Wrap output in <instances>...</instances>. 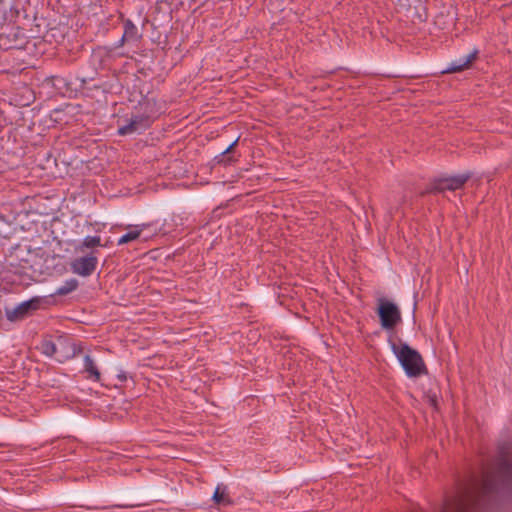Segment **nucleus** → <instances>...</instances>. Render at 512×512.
Masks as SVG:
<instances>
[{
  "instance_id": "f3484780",
  "label": "nucleus",
  "mask_w": 512,
  "mask_h": 512,
  "mask_svg": "<svg viewBox=\"0 0 512 512\" xmlns=\"http://www.w3.org/2000/svg\"><path fill=\"white\" fill-rule=\"evenodd\" d=\"M42 352L47 356H53L56 353V345L50 340L43 341Z\"/></svg>"
},
{
  "instance_id": "2eb2a0df",
  "label": "nucleus",
  "mask_w": 512,
  "mask_h": 512,
  "mask_svg": "<svg viewBox=\"0 0 512 512\" xmlns=\"http://www.w3.org/2000/svg\"><path fill=\"white\" fill-rule=\"evenodd\" d=\"M78 287V281L76 279H70L69 281H66L63 286L58 288L55 292L56 295H67L74 291Z\"/></svg>"
},
{
  "instance_id": "7ed1b4c3",
  "label": "nucleus",
  "mask_w": 512,
  "mask_h": 512,
  "mask_svg": "<svg viewBox=\"0 0 512 512\" xmlns=\"http://www.w3.org/2000/svg\"><path fill=\"white\" fill-rule=\"evenodd\" d=\"M391 349L399 360L405 373L409 377H418L422 374H427V367L421 354L410 347L407 343L397 345L395 342L390 341Z\"/></svg>"
},
{
  "instance_id": "1a4fd4ad",
  "label": "nucleus",
  "mask_w": 512,
  "mask_h": 512,
  "mask_svg": "<svg viewBox=\"0 0 512 512\" xmlns=\"http://www.w3.org/2000/svg\"><path fill=\"white\" fill-rule=\"evenodd\" d=\"M123 26L124 32L120 39V45H123L125 42H135L142 38V34L130 19L124 20Z\"/></svg>"
},
{
  "instance_id": "f257e3e1",
  "label": "nucleus",
  "mask_w": 512,
  "mask_h": 512,
  "mask_svg": "<svg viewBox=\"0 0 512 512\" xmlns=\"http://www.w3.org/2000/svg\"><path fill=\"white\" fill-rule=\"evenodd\" d=\"M512 492V444L498 446V456L483 469L481 484L473 481L457 495L446 499L441 512H483L497 505L499 498Z\"/></svg>"
},
{
  "instance_id": "4be33fe9",
  "label": "nucleus",
  "mask_w": 512,
  "mask_h": 512,
  "mask_svg": "<svg viewBox=\"0 0 512 512\" xmlns=\"http://www.w3.org/2000/svg\"><path fill=\"white\" fill-rule=\"evenodd\" d=\"M0 219H1L2 221L7 222V220L5 219V217H4L2 214H0Z\"/></svg>"
},
{
  "instance_id": "a211bd4d",
  "label": "nucleus",
  "mask_w": 512,
  "mask_h": 512,
  "mask_svg": "<svg viewBox=\"0 0 512 512\" xmlns=\"http://www.w3.org/2000/svg\"><path fill=\"white\" fill-rule=\"evenodd\" d=\"M425 398L427 399V402L429 403L430 406H432L435 410L438 409V400L437 395L435 393L428 391L425 394Z\"/></svg>"
},
{
  "instance_id": "412c9836",
  "label": "nucleus",
  "mask_w": 512,
  "mask_h": 512,
  "mask_svg": "<svg viewBox=\"0 0 512 512\" xmlns=\"http://www.w3.org/2000/svg\"><path fill=\"white\" fill-rule=\"evenodd\" d=\"M60 112H61L60 110L56 109L53 111V115L57 116Z\"/></svg>"
},
{
  "instance_id": "4468645a",
  "label": "nucleus",
  "mask_w": 512,
  "mask_h": 512,
  "mask_svg": "<svg viewBox=\"0 0 512 512\" xmlns=\"http://www.w3.org/2000/svg\"><path fill=\"white\" fill-rule=\"evenodd\" d=\"M141 232H142V229L138 228V226H136L135 229L130 230L129 232H127L126 234H124L123 236H121L119 238L118 245H123V244L129 243L131 241L138 239L141 235Z\"/></svg>"
},
{
  "instance_id": "f8f14e48",
  "label": "nucleus",
  "mask_w": 512,
  "mask_h": 512,
  "mask_svg": "<svg viewBox=\"0 0 512 512\" xmlns=\"http://www.w3.org/2000/svg\"><path fill=\"white\" fill-rule=\"evenodd\" d=\"M212 500L218 505H231L232 500L227 493V487L224 485H218L212 496Z\"/></svg>"
},
{
  "instance_id": "5701e85b",
  "label": "nucleus",
  "mask_w": 512,
  "mask_h": 512,
  "mask_svg": "<svg viewBox=\"0 0 512 512\" xmlns=\"http://www.w3.org/2000/svg\"><path fill=\"white\" fill-rule=\"evenodd\" d=\"M3 0H0V3L2 2Z\"/></svg>"
},
{
  "instance_id": "9b49d317",
  "label": "nucleus",
  "mask_w": 512,
  "mask_h": 512,
  "mask_svg": "<svg viewBox=\"0 0 512 512\" xmlns=\"http://www.w3.org/2000/svg\"><path fill=\"white\" fill-rule=\"evenodd\" d=\"M477 55H478V50H474L466 57L465 61L459 62V63L458 62L452 63L450 67H448L447 69H445L443 71V73H455V72L463 71L464 69L469 67V65L472 63V61H474L476 59Z\"/></svg>"
},
{
  "instance_id": "6e6552de",
  "label": "nucleus",
  "mask_w": 512,
  "mask_h": 512,
  "mask_svg": "<svg viewBox=\"0 0 512 512\" xmlns=\"http://www.w3.org/2000/svg\"><path fill=\"white\" fill-rule=\"evenodd\" d=\"M39 305H40V299H38V298H33L31 300L25 301V302L21 303L20 305H18L12 311L11 314H8V318L10 320L21 319L24 316H26L30 310L38 309Z\"/></svg>"
},
{
  "instance_id": "dca6fc26",
  "label": "nucleus",
  "mask_w": 512,
  "mask_h": 512,
  "mask_svg": "<svg viewBox=\"0 0 512 512\" xmlns=\"http://www.w3.org/2000/svg\"><path fill=\"white\" fill-rule=\"evenodd\" d=\"M100 245L101 238L99 236H86L82 243V246L85 248H93Z\"/></svg>"
},
{
  "instance_id": "6ab92c4d",
  "label": "nucleus",
  "mask_w": 512,
  "mask_h": 512,
  "mask_svg": "<svg viewBox=\"0 0 512 512\" xmlns=\"http://www.w3.org/2000/svg\"><path fill=\"white\" fill-rule=\"evenodd\" d=\"M144 505V503H128V504H117L112 506L105 507L106 509H113V508H134Z\"/></svg>"
},
{
  "instance_id": "423d86ee",
  "label": "nucleus",
  "mask_w": 512,
  "mask_h": 512,
  "mask_svg": "<svg viewBox=\"0 0 512 512\" xmlns=\"http://www.w3.org/2000/svg\"><path fill=\"white\" fill-rule=\"evenodd\" d=\"M25 43L23 29L18 26L3 27L0 32V49H21Z\"/></svg>"
},
{
  "instance_id": "39448f33",
  "label": "nucleus",
  "mask_w": 512,
  "mask_h": 512,
  "mask_svg": "<svg viewBox=\"0 0 512 512\" xmlns=\"http://www.w3.org/2000/svg\"><path fill=\"white\" fill-rule=\"evenodd\" d=\"M376 313L380 320L381 328L387 331L393 330L402 321L399 307L387 299H378Z\"/></svg>"
},
{
  "instance_id": "f03ea898",
  "label": "nucleus",
  "mask_w": 512,
  "mask_h": 512,
  "mask_svg": "<svg viewBox=\"0 0 512 512\" xmlns=\"http://www.w3.org/2000/svg\"><path fill=\"white\" fill-rule=\"evenodd\" d=\"M161 105L154 97L144 96L135 107L136 113L132 115L128 124L120 127L118 133L127 135L145 130L160 116Z\"/></svg>"
},
{
  "instance_id": "ddd939ff",
  "label": "nucleus",
  "mask_w": 512,
  "mask_h": 512,
  "mask_svg": "<svg viewBox=\"0 0 512 512\" xmlns=\"http://www.w3.org/2000/svg\"><path fill=\"white\" fill-rule=\"evenodd\" d=\"M84 371L89 374L87 378L93 379L95 382L100 381L101 373L89 355L84 357Z\"/></svg>"
},
{
  "instance_id": "aec40b11",
  "label": "nucleus",
  "mask_w": 512,
  "mask_h": 512,
  "mask_svg": "<svg viewBox=\"0 0 512 512\" xmlns=\"http://www.w3.org/2000/svg\"><path fill=\"white\" fill-rule=\"evenodd\" d=\"M117 377H118V379H120V381H122V382L126 381V379H127V376H126V374H125L124 372H122V373L118 374V376H117Z\"/></svg>"
},
{
  "instance_id": "20e7f679",
  "label": "nucleus",
  "mask_w": 512,
  "mask_h": 512,
  "mask_svg": "<svg viewBox=\"0 0 512 512\" xmlns=\"http://www.w3.org/2000/svg\"><path fill=\"white\" fill-rule=\"evenodd\" d=\"M472 177L471 172L458 174L449 177H439L433 179L430 185L421 192V196L426 194L444 193L445 191H456L461 189Z\"/></svg>"
},
{
  "instance_id": "0eeeda50",
  "label": "nucleus",
  "mask_w": 512,
  "mask_h": 512,
  "mask_svg": "<svg viewBox=\"0 0 512 512\" xmlns=\"http://www.w3.org/2000/svg\"><path fill=\"white\" fill-rule=\"evenodd\" d=\"M97 258L95 256H86L76 259L72 268L74 273L80 276H90L96 269Z\"/></svg>"
},
{
  "instance_id": "9d476101",
  "label": "nucleus",
  "mask_w": 512,
  "mask_h": 512,
  "mask_svg": "<svg viewBox=\"0 0 512 512\" xmlns=\"http://www.w3.org/2000/svg\"><path fill=\"white\" fill-rule=\"evenodd\" d=\"M239 141V137L234 140L224 151L220 154L216 155L213 159L214 163L217 165L228 166L236 161V159L231 156L233 149L237 146Z\"/></svg>"
}]
</instances>
